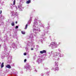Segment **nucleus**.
Here are the masks:
<instances>
[{"instance_id":"nucleus-1","label":"nucleus","mask_w":76,"mask_h":76,"mask_svg":"<svg viewBox=\"0 0 76 76\" xmlns=\"http://www.w3.org/2000/svg\"><path fill=\"white\" fill-rule=\"evenodd\" d=\"M40 53H41V54H43V53H46L47 52L46 51H45V50H44L43 51H40Z\"/></svg>"},{"instance_id":"nucleus-2","label":"nucleus","mask_w":76,"mask_h":76,"mask_svg":"<svg viewBox=\"0 0 76 76\" xmlns=\"http://www.w3.org/2000/svg\"><path fill=\"white\" fill-rule=\"evenodd\" d=\"M6 67L8 68V69H11V66L9 65H7L6 66Z\"/></svg>"},{"instance_id":"nucleus-3","label":"nucleus","mask_w":76,"mask_h":76,"mask_svg":"<svg viewBox=\"0 0 76 76\" xmlns=\"http://www.w3.org/2000/svg\"><path fill=\"white\" fill-rule=\"evenodd\" d=\"M52 45V46H56V43H55L54 42H52L51 44Z\"/></svg>"},{"instance_id":"nucleus-4","label":"nucleus","mask_w":76,"mask_h":76,"mask_svg":"<svg viewBox=\"0 0 76 76\" xmlns=\"http://www.w3.org/2000/svg\"><path fill=\"white\" fill-rule=\"evenodd\" d=\"M4 67V62H2L1 65V68H3Z\"/></svg>"},{"instance_id":"nucleus-5","label":"nucleus","mask_w":76,"mask_h":76,"mask_svg":"<svg viewBox=\"0 0 76 76\" xmlns=\"http://www.w3.org/2000/svg\"><path fill=\"white\" fill-rule=\"evenodd\" d=\"M31 3V0H29L27 1L26 2V3L27 4H29V3Z\"/></svg>"},{"instance_id":"nucleus-6","label":"nucleus","mask_w":76,"mask_h":76,"mask_svg":"<svg viewBox=\"0 0 76 76\" xmlns=\"http://www.w3.org/2000/svg\"><path fill=\"white\" fill-rule=\"evenodd\" d=\"M15 4H16V1L15 0H14L13 1V5H15Z\"/></svg>"},{"instance_id":"nucleus-7","label":"nucleus","mask_w":76,"mask_h":76,"mask_svg":"<svg viewBox=\"0 0 76 76\" xmlns=\"http://www.w3.org/2000/svg\"><path fill=\"white\" fill-rule=\"evenodd\" d=\"M11 25L12 26H14V25H15V23L12 22V23H11Z\"/></svg>"},{"instance_id":"nucleus-8","label":"nucleus","mask_w":76,"mask_h":76,"mask_svg":"<svg viewBox=\"0 0 76 76\" xmlns=\"http://www.w3.org/2000/svg\"><path fill=\"white\" fill-rule=\"evenodd\" d=\"M28 27V24H26L25 26V29H26Z\"/></svg>"},{"instance_id":"nucleus-9","label":"nucleus","mask_w":76,"mask_h":76,"mask_svg":"<svg viewBox=\"0 0 76 76\" xmlns=\"http://www.w3.org/2000/svg\"><path fill=\"white\" fill-rule=\"evenodd\" d=\"M21 33L22 34H25V33L24 31H21Z\"/></svg>"},{"instance_id":"nucleus-10","label":"nucleus","mask_w":76,"mask_h":76,"mask_svg":"<svg viewBox=\"0 0 76 76\" xmlns=\"http://www.w3.org/2000/svg\"><path fill=\"white\" fill-rule=\"evenodd\" d=\"M20 7H22V6H19V5H18V8H20Z\"/></svg>"},{"instance_id":"nucleus-11","label":"nucleus","mask_w":76,"mask_h":76,"mask_svg":"<svg viewBox=\"0 0 76 76\" xmlns=\"http://www.w3.org/2000/svg\"><path fill=\"white\" fill-rule=\"evenodd\" d=\"M18 26H16L15 27V29H18Z\"/></svg>"},{"instance_id":"nucleus-12","label":"nucleus","mask_w":76,"mask_h":76,"mask_svg":"<svg viewBox=\"0 0 76 76\" xmlns=\"http://www.w3.org/2000/svg\"><path fill=\"white\" fill-rule=\"evenodd\" d=\"M14 13V12H11V14H12V15H13V13Z\"/></svg>"},{"instance_id":"nucleus-13","label":"nucleus","mask_w":76,"mask_h":76,"mask_svg":"<svg viewBox=\"0 0 76 76\" xmlns=\"http://www.w3.org/2000/svg\"><path fill=\"white\" fill-rule=\"evenodd\" d=\"M24 56H26V53H24Z\"/></svg>"},{"instance_id":"nucleus-14","label":"nucleus","mask_w":76,"mask_h":76,"mask_svg":"<svg viewBox=\"0 0 76 76\" xmlns=\"http://www.w3.org/2000/svg\"><path fill=\"white\" fill-rule=\"evenodd\" d=\"M24 61L25 62H26V59H25Z\"/></svg>"},{"instance_id":"nucleus-15","label":"nucleus","mask_w":76,"mask_h":76,"mask_svg":"<svg viewBox=\"0 0 76 76\" xmlns=\"http://www.w3.org/2000/svg\"><path fill=\"white\" fill-rule=\"evenodd\" d=\"M34 50V49H33V48H31V50Z\"/></svg>"},{"instance_id":"nucleus-16","label":"nucleus","mask_w":76,"mask_h":76,"mask_svg":"<svg viewBox=\"0 0 76 76\" xmlns=\"http://www.w3.org/2000/svg\"><path fill=\"white\" fill-rule=\"evenodd\" d=\"M1 13H2L1 10L0 14H1Z\"/></svg>"},{"instance_id":"nucleus-17","label":"nucleus","mask_w":76,"mask_h":76,"mask_svg":"<svg viewBox=\"0 0 76 76\" xmlns=\"http://www.w3.org/2000/svg\"><path fill=\"white\" fill-rule=\"evenodd\" d=\"M18 23V22H17V21H16V22H15V23Z\"/></svg>"},{"instance_id":"nucleus-18","label":"nucleus","mask_w":76,"mask_h":76,"mask_svg":"<svg viewBox=\"0 0 76 76\" xmlns=\"http://www.w3.org/2000/svg\"><path fill=\"white\" fill-rule=\"evenodd\" d=\"M1 45H0V47H1Z\"/></svg>"},{"instance_id":"nucleus-19","label":"nucleus","mask_w":76,"mask_h":76,"mask_svg":"<svg viewBox=\"0 0 76 76\" xmlns=\"http://www.w3.org/2000/svg\"><path fill=\"white\" fill-rule=\"evenodd\" d=\"M1 64V63H0Z\"/></svg>"}]
</instances>
